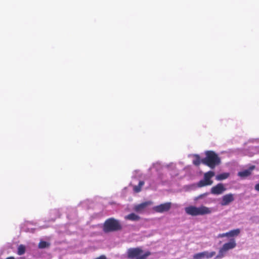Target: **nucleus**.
I'll return each instance as SVG.
<instances>
[{
	"label": "nucleus",
	"mask_w": 259,
	"mask_h": 259,
	"mask_svg": "<svg viewBox=\"0 0 259 259\" xmlns=\"http://www.w3.org/2000/svg\"><path fill=\"white\" fill-rule=\"evenodd\" d=\"M205 157L201 159V162L213 169L217 165L221 163V159L217 154L213 151H207L205 152Z\"/></svg>",
	"instance_id": "f257e3e1"
},
{
	"label": "nucleus",
	"mask_w": 259,
	"mask_h": 259,
	"mask_svg": "<svg viewBox=\"0 0 259 259\" xmlns=\"http://www.w3.org/2000/svg\"><path fill=\"white\" fill-rule=\"evenodd\" d=\"M122 228V225L119 221L113 218L107 219L103 226V231L106 233L118 231Z\"/></svg>",
	"instance_id": "f03ea898"
},
{
	"label": "nucleus",
	"mask_w": 259,
	"mask_h": 259,
	"mask_svg": "<svg viewBox=\"0 0 259 259\" xmlns=\"http://www.w3.org/2000/svg\"><path fill=\"white\" fill-rule=\"evenodd\" d=\"M185 210L187 214L192 216L203 215L210 214L212 211L210 208L204 205H201L199 207L191 205L186 207Z\"/></svg>",
	"instance_id": "7ed1b4c3"
},
{
	"label": "nucleus",
	"mask_w": 259,
	"mask_h": 259,
	"mask_svg": "<svg viewBox=\"0 0 259 259\" xmlns=\"http://www.w3.org/2000/svg\"><path fill=\"white\" fill-rule=\"evenodd\" d=\"M143 252V250L140 247L130 248L127 251V256L130 259H147L151 254L149 251Z\"/></svg>",
	"instance_id": "20e7f679"
},
{
	"label": "nucleus",
	"mask_w": 259,
	"mask_h": 259,
	"mask_svg": "<svg viewBox=\"0 0 259 259\" xmlns=\"http://www.w3.org/2000/svg\"><path fill=\"white\" fill-rule=\"evenodd\" d=\"M236 246V243L234 239H232L227 243H225L220 249L218 254L216 258H220L223 257L226 253L229 250L232 249Z\"/></svg>",
	"instance_id": "39448f33"
},
{
	"label": "nucleus",
	"mask_w": 259,
	"mask_h": 259,
	"mask_svg": "<svg viewBox=\"0 0 259 259\" xmlns=\"http://www.w3.org/2000/svg\"><path fill=\"white\" fill-rule=\"evenodd\" d=\"M214 176V172L212 171H209L204 175L203 180H200L197 184L199 187H203L206 186L211 185L213 181L211 180V178Z\"/></svg>",
	"instance_id": "423d86ee"
},
{
	"label": "nucleus",
	"mask_w": 259,
	"mask_h": 259,
	"mask_svg": "<svg viewBox=\"0 0 259 259\" xmlns=\"http://www.w3.org/2000/svg\"><path fill=\"white\" fill-rule=\"evenodd\" d=\"M171 207V202H166L153 207V209L156 212L163 213L168 211Z\"/></svg>",
	"instance_id": "0eeeda50"
},
{
	"label": "nucleus",
	"mask_w": 259,
	"mask_h": 259,
	"mask_svg": "<svg viewBox=\"0 0 259 259\" xmlns=\"http://www.w3.org/2000/svg\"><path fill=\"white\" fill-rule=\"evenodd\" d=\"M226 189L222 183H219L217 185L211 188V193L214 195H220L222 194Z\"/></svg>",
	"instance_id": "6e6552de"
},
{
	"label": "nucleus",
	"mask_w": 259,
	"mask_h": 259,
	"mask_svg": "<svg viewBox=\"0 0 259 259\" xmlns=\"http://www.w3.org/2000/svg\"><path fill=\"white\" fill-rule=\"evenodd\" d=\"M234 200V194L230 193L226 194L222 197L220 204L222 206H226L229 204Z\"/></svg>",
	"instance_id": "1a4fd4ad"
},
{
	"label": "nucleus",
	"mask_w": 259,
	"mask_h": 259,
	"mask_svg": "<svg viewBox=\"0 0 259 259\" xmlns=\"http://www.w3.org/2000/svg\"><path fill=\"white\" fill-rule=\"evenodd\" d=\"M152 202L150 201H146L136 205L134 207V210L137 212H142L149 205H151Z\"/></svg>",
	"instance_id": "9d476101"
},
{
	"label": "nucleus",
	"mask_w": 259,
	"mask_h": 259,
	"mask_svg": "<svg viewBox=\"0 0 259 259\" xmlns=\"http://www.w3.org/2000/svg\"><path fill=\"white\" fill-rule=\"evenodd\" d=\"M254 166H251L248 169L239 172L238 173V176H239L241 177H246L249 176V175H251V171H252L253 169H254Z\"/></svg>",
	"instance_id": "9b49d317"
},
{
	"label": "nucleus",
	"mask_w": 259,
	"mask_h": 259,
	"mask_svg": "<svg viewBox=\"0 0 259 259\" xmlns=\"http://www.w3.org/2000/svg\"><path fill=\"white\" fill-rule=\"evenodd\" d=\"M125 220L137 221L140 220V217L134 213H131L124 217Z\"/></svg>",
	"instance_id": "f8f14e48"
},
{
	"label": "nucleus",
	"mask_w": 259,
	"mask_h": 259,
	"mask_svg": "<svg viewBox=\"0 0 259 259\" xmlns=\"http://www.w3.org/2000/svg\"><path fill=\"white\" fill-rule=\"evenodd\" d=\"M230 176L229 172H224L219 174L216 176V180L218 181H222L227 179Z\"/></svg>",
	"instance_id": "ddd939ff"
},
{
	"label": "nucleus",
	"mask_w": 259,
	"mask_h": 259,
	"mask_svg": "<svg viewBox=\"0 0 259 259\" xmlns=\"http://www.w3.org/2000/svg\"><path fill=\"white\" fill-rule=\"evenodd\" d=\"M144 184H145V183H144V181H140L138 185L135 186L134 187V192H136V193L140 192L141 191L142 188L144 186Z\"/></svg>",
	"instance_id": "4468645a"
},
{
	"label": "nucleus",
	"mask_w": 259,
	"mask_h": 259,
	"mask_svg": "<svg viewBox=\"0 0 259 259\" xmlns=\"http://www.w3.org/2000/svg\"><path fill=\"white\" fill-rule=\"evenodd\" d=\"M227 233L228 237H234L238 236L240 233V230L239 229H236L233 230H231L230 231Z\"/></svg>",
	"instance_id": "2eb2a0df"
},
{
	"label": "nucleus",
	"mask_w": 259,
	"mask_h": 259,
	"mask_svg": "<svg viewBox=\"0 0 259 259\" xmlns=\"http://www.w3.org/2000/svg\"><path fill=\"white\" fill-rule=\"evenodd\" d=\"M26 251V247L24 245L21 244L18 247L17 254L22 255L25 253Z\"/></svg>",
	"instance_id": "dca6fc26"
},
{
	"label": "nucleus",
	"mask_w": 259,
	"mask_h": 259,
	"mask_svg": "<svg viewBox=\"0 0 259 259\" xmlns=\"http://www.w3.org/2000/svg\"><path fill=\"white\" fill-rule=\"evenodd\" d=\"M202 254H203V258L206 257L207 258H209L212 257V256H213L215 255V252L212 251V252H209L208 251H203V252H202Z\"/></svg>",
	"instance_id": "f3484780"
},
{
	"label": "nucleus",
	"mask_w": 259,
	"mask_h": 259,
	"mask_svg": "<svg viewBox=\"0 0 259 259\" xmlns=\"http://www.w3.org/2000/svg\"><path fill=\"white\" fill-rule=\"evenodd\" d=\"M49 243L45 241H41L38 244V247L39 248H45L49 247Z\"/></svg>",
	"instance_id": "a211bd4d"
},
{
	"label": "nucleus",
	"mask_w": 259,
	"mask_h": 259,
	"mask_svg": "<svg viewBox=\"0 0 259 259\" xmlns=\"http://www.w3.org/2000/svg\"><path fill=\"white\" fill-rule=\"evenodd\" d=\"M201 162V160H200V157L199 155H195V159L193 160V163L196 165L198 166Z\"/></svg>",
	"instance_id": "6ab92c4d"
},
{
	"label": "nucleus",
	"mask_w": 259,
	"mask_h": 259,
	"mask_svg": "<svg viewBox=\"0 0 259 259\" xmlns=\"http://www.w3.org/2000/svg\"><path fill=\"white\" fill-rule=\"evenodd\" d=\"M193 258L194 259H201L203 258L202 252L195 254L193 256Z\"/></svg>",
	"instance_id": "aec40b11"
},
{
	"label": "nucleus",
	"mask_w": 259,
	"mask_h": 259,
	"mask_svg": "<svg viewBox=\"0 0 259 259\" xmlns=\"http://www.w3.org/2000/svg\"><path fill=\"white\" fill-rule=\"evenodd\" d=\"M208 194H209L208 193H204L203 194H200L197 197L196 199H200L204 197H205V196H207L208 195Z\"/></svg>",
	"instance_id": "412c9836"
},
{
	"label": "nucleus",
	"mask_w": 259,
	"mask_h": 259,
	"mask_svg": "<svg viewBox=\"0 0 259 259\" xmlns=\"http://www.w3.org/2000/svg\"><path fill=\"white\" fill-rule=\"evenodd\" d=\"M224 237H228V233H223V234H220L218 235V237L219 238H223Z\"/></svg>",
	"instance_id": "4be33fe9"
},
{
	"label": "nucleus",
	"mask_w": 259,
	"mask_h": 259,
	"mask_svg": "<svg viewBox=\"0 0 259 259\" xmlns=\"http://www.w3.org/2000/svg\"><path fill=\"white\" fill-rule=\"evenodd\" d=\"M255 189L256 191H259V183L255 185Z\"/></svg>",
	"instance_id": "5701e85b"
}]
</instances>
